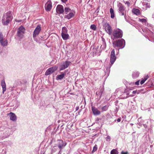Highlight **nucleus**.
<instances>
[{
    "label": "nucleus",
    "instance_id": "obj_1",
    "mask_svg": "<svg viewBox=\"0 0 154 154\" xmlns=\"http://www.w3.org/2000/svg\"><path fill=\"white\" fill-rule=\"evenodd\" d=\"M13 19L12 13L9 11L4 15L2 22L4 25H7Z\"/></svg>",
    "mask_w": 154,
    "mask_h": 154
},
{
    "label": "nucleus",
    "instance_id": "obj_2",
    "mask_svg": "<svg viewBox=\"0 0 154 154\" xmlns=\"http://www.w3.org/2000/svg\"><path fill=\"white\" fill-rule=\"evenodd\" d=\"M113 46L115 48L116 47H121V48H123L125 46V42L124 39H122L113 42Z\"/></svg>",
    "mask_w": 154,
    "mask_h": 154
},
{
    "label": "nucleus",
    "instance_id": "obj_3",
    "mask_svg": "<svg viewBox=\"0 0 154 154\" xmlns=\"http://www.w3.org/2000/svg\"><path fill=\"white\" fill-rule=\"evenodd\" d=\"M122 30L117 28L113 30V35L114 38H121L122 36Z\"/></svg>",
    "mask_w": 154,
    "mask_h": 154
},
{
    "label": "nucleus",
    "instance_id": "obj_4",
    "mask_svg": "<svg viewBox=\"0 0 154 154\" xmlns=\"http://www.w3.org/2000/svg\"><path fill=\"white\" fill-rule=\"evenodd\" d=\"M8 42L7 38L3 36L2 33L0 32V43L2 46H6L8 45Z\"/></svg>",
    "mask_w": 154,
    "mask_h": 154
},
{
    "label": "nucleus",
    "instance_id": "obj_5",
    "mask_svg": "<svg viewBox=\"0 0 154 154\" xmlns=\"http://www.w3.org/2000/svg\"><path fill=\"white\" fill-rule=\"evenodd\" d=\"M57 143L58 147L60 149L58 154H61V150L66 145V142H63L62 140H57Z\"/></svg>",
    "mask_w": 154,
    "mask_h": 154
},
{
    "label": "nucleus",
    "instance_id": "obj_6",
    "mask_svg": "<svg viewBox=\"0 0 154 154\" xmlns=\"http://www.w3.org/2000/svg\"><path fill=\"white\" fill-rule=\"evenodd\" d=\"M25 29L22 26H21L18 29L17 32L18 36L20 38H22L23 36V34L25 31Z\"/></svg>",
    "mask_w": 154,
    "mask_h": 154
},
{
    "label": "nucleus",
    "instance_id": "obj_7",
    "mask_svg": "<svg viewBox=\"0 0 154 154\" xmlns=\"http://www.w3.org/2000/svg\"><path fill=\"white\" fill-rule=\"evenodd\" d=\"M57 68L58 67L56 66L50 68L46 71L45 73V75H48L52 73L57 69Z\"/></svg>",
    "mask_w": 154,
    "mask_h": 154
},
{
    "label": "nucleus",
    "instance_id": "obj_8",
    "mask_svg": "<svg viewBox=\"0 0 154 154\" xmlns=\"http://www.w3.org/2000/svg\"><path fill=\"white\" fill-rule=\"evenodd\" d=\"M119 8V12L121 14V15H124L125 18V8L123 5L121 3H119L118 4Z\"/></svg>",
    "mask_w": 154,
    "mask_h": 154
},
{
    "label": "nucleus",
    "instance_id": "obj_9",
    "mask_svg": "<svg viewBox=\"0 0 154 154\" xmlns=\"http://www.w3.org/2000/svg\"><path fill=\"white\" fill-rule=\"evenodd\" d=\"M116 59V57L115 54V50L114 49H113L111 52V56L110 61L111 63V65L110 66V67L112 66L113 64Z\"/></svg>",
    "mask_w": 154,
    "mask_h": 154
},
{
    "label": "nucleus",
    "instance_id": "obj_10",
    "mask_svg": "<svg viewBox=\"0 0 154 154\" xmlns=\"http://www.w3.org/2000/svg\"><path fill=\"white\" fill-rule=\"evenodd\" d=\"M70 63L71 62L69 61H66L65 62H63L60 66V70H62L67 68Z\"/></svg>",
    "mask_w": 154,
    "mask_h": 154
},
{
    "label": "nucleus",
    "instance_id": "obj_11",
    "mask_svg": "<svg viewBox=\"0 0 154 154\" xmlns=\"http://www.w3.org/2000/svg\"><path fill=\"white\" fill-rule=\"evenodd\" d=\"M105 29L106 32L109 35H111L112 32V29L110 26L107 23H106L104 25Z\"/></svg>",
    "mask_w": 154,
    "mask_h": 154
},
{
    "label": "nucleus",
    "instance_id": "obj_12",
    "mask_svg": "<svg viewBox=\"0 0 154 154\" xmlns=\"http://www.w3.org/2000/svg\"><path fill=\"white\" fill-rule=\"evenodd\" d=\"M149 29H150V28H146L142 29V30L143 32H146L147 34L154 40V33L151 32Z\"/></svg>",
    "mask_w": 154,
    "mask_h": 154
},
{
    "label": "nucleus",
    "instance_id": "obj_13",
    "mask_svg": "<svg viewBox=\"0 0 154 154\" xmlns=\"http://www.w3.org/2000/svg\"><path fill=\"white\" fill-rule=\"evenodd\" d=\"M41 28L39 25H38L36 27L34 31L33 36H37L38 35L41 31Z\"/></svg>",
    "mask_w": 154,
    "mask_h": 154
},
{
    "label": "nucleus",
    "instance_id": "obj_14",
    "mask_svg": "<svg viewBox=\"0 0 154 154\" xmlns=\"http://www.w3.org/2000/svg\"><path fill=\"white\" fill-rule=\"evenodd\" d=\"M45 9L46 11H49L51 9L52 5V3L50 0H49L45 5Z\"/></svg>",
    "mask_w": 154,
    "mask_h": 154
},
{
    "label": "nucleus",
    "instance_id": "obj_15",
    "mask_svg": "<svg viewBox=\"0 0 154 154\" xmlns=\"http://www.w3.org/2000/svg\"><path fill=\"white\" fill-rule=\"evenodd\" d=\"M56 11L58 14L62 13L64 12L63 7L61 5H58L57 7Z\"/></svg>",
    "mask_w": 154,
    "mask_h": 154
},
{
    "label": "nucleus",
    "instance_id": "obj_16",
    "mask_svg": "<svg viewBox=\"0 0 154 154\" xmlns=\"http://www.w3.org/2000/svg\"><path fill=\"white\" fill-rule=\"evenodd\" d=\"M75 14V12L74 11H71L70 12L67 14V15L65 16V17L68 19H70L73 17Z\"/></svg>",
    "mask_w": 154,
    "mask_h": 154
},
{
    "label": "nucleus",
    "instance_id": "obj_17",
    "mask_svg": "<svg viewBox=\"0 0 154 154\" xmlns=\"http://www.w3.org/2000/svg\"><path fill=\"white\" fill-rule=\"evenodd\" d=\"M91 108L93 113L94 115H97L100 114V111L95 107L92 106Z\"/></svg>",
    "mask_w": 154,
    "mask_h": 154
},
{
    "label": "nucleus",
    "instance_id": "obj_18",
    "mask_svg": "<svg viewBox=\"0 0 154 154\" xmlns=\"http://www.w3.org/2000/svg\"><path fill=\"white\" fill-rule=\"evenodd\" d=\"M9 116L10 119L13 121H15L17 120V117L12 112H10L8 114Z\"/></svg>",
    "mask_w": 154,
    "mask_h": 154
},
{
    "label": "nucleus",
    "instance_id": "obj_19",
    "mask_svg": "<svg viewBox=\"0 0 154 154\" xmlns=\"http://www.w3.org/2000/svg\"><path fill=\"white\" fill-rule=\"evenodd\" d=\"M1 85L2 88V93L4 94L6 89V85L4 80L2 81Z\"/></svg>",
    "mask_w": 154,
    "mask_h": 154
},
{
    "label": "nucleus",
    "instance_id": "obj_20",
    "mask_svg": "<svg viewBox=\"0 0 154 154\" xmlns=\"http://www.w3.org/2000/svg\"><path fill=\"white\" fill-rule=\"evenodd\" d=\"M139 21L141 22L143 25H147L151 27L152 25L151 24H148L147 23V20L145 19H139Z\"/></svg>",
    "mask_w": 154,
    "mask_h": 154
},
{
    "label": "nucleus",
    "instance_id": "obj_21",
    "mask_svg": "<svg viewBox=\"0 0 154 154\" xmlns=\"http://www.w3.org/2000/svg\"><path fill=\"white\" fill-rule=\"evenodd\" d=\"M66 73L64 72H61V74L57 75L56 77L57 80H61L63 79L65 76Z\"/></svg>",
    "mask_w": 154,
    "mask_h": 154
},
{
    "label": "nucleus",
    "instance_id": "obj_22",
    "mask_svg": "<svg viewBox=\"0 0 154 154\" xmlns=\"http://www.w3.org/2000/svg\"><path fill=\"white\" fill-rule=\"evenodd\" d=\"M62 37L64 40H66L68 38L69 35L67 33H61Z\"/></svg>",
    "mask_w": 154,
    "mask_h": 154
},
{
    "label": "nucleus",
    "instance_id": "obj_23",
    "mask_svg": "<svg viewBox=\"0 0 154 154\" xmlns=\"http://www.w3.org/2000/svg\"><path fill=\"white\" fill-rule=\"evenodd\" d=\"M132 12L133 13L136 15H138L140 14V11L138 9L134 8L132 10Z\"/></svg>",
    "mask_w": 154,
    "mask_h": 154
},
{
    "label": "nucleus",
    "instance_id": "obj_24",
    "mask_svg": "<svg viewBox=\"0 0 154 154\" xmlns=\"http://www.w3.org/2000/svg\"><path fill=\"white\" fill-rule=\"evenodd\" d=\"M139 74V72L137 71L134 72L132 74V77L134 79H135L138 76Z\"/></svg>",
    "mask_w": 154,
    "mask_h": 154
},
{
    "label": "nucleus",
    "instance_id": "obj_25",
    "mask_svg": "<svg viewBox=\"0 0 154 154\" xmlns=\"http://www.w3.org/2000/svg\"><path fill=\"white\" fill-rule=\"evenodd\" d=\"M103 91V89H101L98 90V91L96 93V94L98 96L99 98H100Z\"/></svg>",
    "mask_w": 154,
    "mask_h": 154
},
{
    "label": "nucleus",
    "instance_id": "obj_26",
    "mask_svg": "<svg viewBox=\"0 0 154 154\" xmlns=\"http://www.w3.org/2000/svg\"><path fill=\"white\" fill-rule=\"evenodd\" d=\"M149 78V76L147 75L144 77V78H143L141 80L140 82V84L141 85L143 84L144 82L146 81V80L148 79Z\"/></svg>",
    "mask_w": 154,
    "mask_h": 154
},
{
    "label": "nucleus",
    "instance_id": "obj_27",
    "mask_svg": "<svg viewBox=\"0 0 154 154\" xmlns=\"http://www.w3.org/2000/svg\"><path fill=\"white\" fill-rule=\"evenodd\" d=\"M108 105H106L103 106L101 108L102 111H106L108 109Z\"/></svg>",
    "mask_w": 154,
    "mask_h": 154
},
{
    "label": "nucleus",
    "instance_id": "obj_28",
    "mask_svg": "<svg viewBox=\"0 0 154 154\" xmlns=\"http://www.w3.org/2000/svg\"><path fill=\"white\" fill-rule=\"evenodd\" d=\"M70 11H71V10L69 8H65V13L66 14H68Z\"/></svg>",
    "mask_w": 154,
    "mask_h": 154
},
{
    "label": "nucleus",
    "instance_id": "obj_29",
    "mask_svg": "<svg viewBox=\"0 0 154 154\" xmlns=\"http://www.w3.org/2000/svg\"><path fill=\"white\" fill-rule=\"evenodd\" d=\"M118 151L115 149L112 150L110 152V154H118Z\"/></svg>",
    "mask_w": 154,
    "mask_h": 154
},
{
    "label": "nucleus",
    "instance_id": "obj_30",
    "mask_svg": "<svg viewBox=\"0 0 154 154\" xmlns=\"http://www.w3.org/2000/svg\"><path fill=\"white\" fill-rule=\"evenodd\" d=\"M90 28L94 30H95L96 29V26L94 24H92L90 26Z\"/></svg>",
    "mask_w": 154,
    "mask_h": 154
},
{
    "label": "nucleus",
    "instance_id": "obj_31",
    "mask_svg": "<svg viewBox=\"0 0 154 154\" xmlns=\"http://www.w3.org/2000/svg\"><path fill=\"white\" fill-rule=\"evenodd\" d=\"M121 96H122V98H126L128 97V94H126L125 92L123 93Z\"/></svg>",
    "mask_w": 154,
    "mask_h": 154
},
{
    "label": "nucleus",
    "instance_id": "obj_32",
    "mask_svg": "<svg viewBox=\"0 0 154 154\" xmlns=\"http://www.w3.org/2000/svg\"><path fill=\"white\" fill-rule=\"evenodd\" d=\"M65 33H67V30L66 27H63L62 29V32Z\"/></svg>",
    "mask_w": 154,
    "mask_h": 154
},
{
    "label": "nucleus",
    "instance_id": "obj_33",
    "mask_svg": "<svg viewBox=\"0 0 154 154\" xmlns=\"http://www.w3.org/2000/svg\"><path fill=\"white\" fill-rule=\"evenodd\" d=\"M143 5L145 6V7L146 8H149V7H150V5L148 3H143Z\"/></svg>",
    "mask_w": 154,
    "mask_h": 154
},
{
    "label": "nucleus",
    "instance_id": "obj_34",
    "mask_svg": "<svg viewBox=\"0 0 154 154\" xmlns=\"http://www.w3.org/2000/svg\"><path fill=\"white\" fill-rule=\"evenodd\" d=\"M97 146L96 145H95L93 147V152H95L97 150Z\"/></svg>",
    "mask_w": 154,
    "mask_h": 154
},
{
    "label": "nucleus",
    "instance_id": "obj_35",
    "mask_svg": "<svg viewBox=\"0 0 154 154\" xmlns=\"http://www.w3.org/2000/svg\"><path fill=\"white\" fill-rule=\"evenodd\" d=\"M36 36H35V37L33 36L34 40L36 41L37 42L39 43L38 41V40L37 38H36Z\"/></svg>",
    "mask_w": 154,
    "mask_h": 154
},
{
    "label": "nucleus",
    "instance_id": "obj_36",
    "mask_svg": "<svg viewBox=\"0 0 154 154\" xmlns=\"http://www.w3.org/2000/svg\"><path fill=\"white\" fill-rule=\"evenodd\" d=\"M125 5H126L128 6L129 7L130 5V3L128 1H126L125 2Z\"/></svg>",
    "mask_w": 154,
    "mask_h": 154
},
{
    "label": "nucleus",
    "instance_id": "obj_37",
    "mask_svg": "<svg viewBox=\"0 0 154 154\" xmlns=\"http://www.w3.org/2000/svg\"><path fill=\"white\" fill-rule=\"evenodd\" d=\"M111 137L109 136H107V137L106 138V139L107 140H109L110 141V140Z\"/></svg>",
    "mask_w": 154,
    "mask_h": 154
},
{
    "label": "nucleus",
    "instance_id": "obj_38",
    "mask_svg": "<svg viewBox=\"0 0 154 154\" xmlns=\"http://www.w3.org/2000/svg\"><path fill=\"white\" fill-rule=\"evenodd\" d=\"M110 14H112L114 13V11L112 8H111L110 9Z\"/></svg>",
    "mask_w": 154,
    "mask_h": 154
},
{
    "label": "nucleus",
    "instance_id": "obj_39",
    "mask_svg": "<svg viewBox=\"0 0 154 154\" xmlns=\"http://www.w3.org/2000/svg\"><path fill=\"white\" fill-rule=\"evenodd\" d=\"M121 118H119L117 120H115V121H117V122H119L121 121Z\"/></svg>",
    "mask_w": 154,
    "mask_h": 154
},
{
    "label": "nucleus",
    "instance_id": "obj_40",
    "mask_svg": "<svg viewBox=\"0 0 154 154\" xmlns=\"http://www.w3.org/2000/svg\"><path fill=\"white\" fill-rule=\"evenodd\" d=\"M140 118L138 119V121L139 122L138 123V124L140 126L141 125V123L140 122Z\"/></svg>",
    "mask_w": 154,
    "mask_h": 154
},
{
    "label": "nucleus",
    "instance_id": "obj_41",
    "mask_svg": "<svg viewBox=\"0 0 154 154\" xmlns=\"http://www.w3.org/2000/svg\"><path fill=\"white\" fill-rule=\"evenodd\" d=\"M6 153L7 152L6 150H5L4 149L2 150V154H6Z\"/></svg>",
    "mask_w": 154,
    "mask_h": 154
},
{
    "label": "nucleus",
    "instance_id": "obj_42",
    "mask_svg": "<svg viewBox=\"0 0 154 154\" xmlns=\"http://www.w3.org/2000/svg\"><path fill=\"white\" fill-rule=\"evenodd\" d=\"M121 154H128L127 152H123V151H122L121 152Z\"/></svg>",
    "mask_w": 154,
    "mask_h": 154
},
{
    "label": "nucleus",
    "instance_id": "obj_43",
    "mask_svg": "<svg viewBox=\"0 0 154 154\" xmlns=\"http://www.w3.org/2000/svg\"><path fill=\"white\" fill-rule=\"evenodd\" d=\"M111 18H114L115 17V15L114 13L111 14Z\"/></svg>",
    "mask_w": 154,
    "mask_h": 154
},
{
    "label": "nucleus",
    "instance_id": "obj_44",
    "mask_svg": "<svg viewBox=\"0 0 154 154\" xmlns=\"http://www.w3.org/2000/svg\"><path fill=\"white\" fill-rule=\"evenodd\" d=\"M140 81V80H138L136 82H135V84L137 85H139Z\"/></svg>",
    "mask_w": 154,
    "mask_h": 154
},
{
    "label": "nucleus",
    "instance_id": "obj_45",
    "mask_svg": "<svg viewBox=\"0 0 154 154\" xmlns=\"http://www.w3.org/2000/svg\"><path fill=\"white\" fill-rule=\"evenodd\" d=\"M103 46L104 47V48H106V44L105 42H103Z\"/></svg>",
    "mask_w": 154,
    "mask_h": 154
},
{
    "label": "nucleus",
    "instance_id": "obj_46",
    "mask_svg": "<svg viewBox=\"0 0 154 154\" xmlns=\"http://www.w3.org/2000/svg\"><path fill=\"white\" fill-rule=\"evenodd\" d=\"M15 21L17 22H19L21 21V20H15Z\"/></svg>",
    "mask_w": 154,
    "mask_h": 154
},
{
    "label": "nucleus",
    "instance_id": "obj_47",
    "mask_svg": "<svg viewBox=\"0 0 154 154\" xmlns=\"http://www.w3.org/2000/svg\"><path fill=\"white\" fill-rule=\"evenodd\" d=\"M61 1L65 3L67 1V0H61Z\"/></svg>",
    "mask_w": 154,
    "mask_h": 154
},
{
    "label": "nucleus",
    "instance_id": "obj_48",
    "mask_svg": "<svg viewBox=\"0 0 154 154\" xmlns=\"http://www.w3.org/2000/svg\"><path fill=\"white\" fill-rule=\"evenodd\" d=\"M137 92L136 91H133V94H135Z\"/></svg>",
    "mask_w": 154,
    "mask_h": 154
},
{
    "label": "nucleus",
    "instance_id": "obj_49",
    "mask_svg": "<svg viewBox=\"0 0 154 154\" xmlns=\"http://www.w3.org/2000/svg\"><path fill=\"white\" fill-rule=\"evenodd\" d=\"M143 125L144 127L145 128H146L147 126V125L146 124H143Z\"/></svg>",
    "mask_w": 154,
    "mask_h": 154
},
{
    "label": "nucleus",
    "instance_id": "obj_50",
    "mask_svg": "<svg viewBox=\"0 0 154 154\" xmlns=\"http://www.w3.org/2000/svg\"><path fill=\"white\" fill-rule=\"evenodd\" d=\"M102 40L103 41V42H105V39L104 38H102Z\"/></svg>",
    "mask_w": 154,
    "mask_h": 154
},
{
    "label": "nucleus",
    "instance_id": "obj_51",
    "mask_svg": "<svg viewBox=\"0 0 154 154\" xmlns=\"http://www.w3.org/2000/svg\"><path fill=\"white\" fill-rule=\"evenodd\" d=\"M130 125H131V126H132L133 124L131 123L130 124Z\"/></svg>",
    "mask_w": 154,
    "mask_h": 154
},
{
    "label": "nucleus",
    "instance_id": "obj_52",
    "mask_svg": "<svg viewBox=\"0 0 154 154\" xmlns=\"http://www.w3.org/2000/svg\"><path fill=\"white\" fill-rule=\"evenodd\" d=\"M120 91H118V94H119L120 93Z\"/></svg>",
    "mask_w": 154,
    "mask_h": 154
}]
</instances>
